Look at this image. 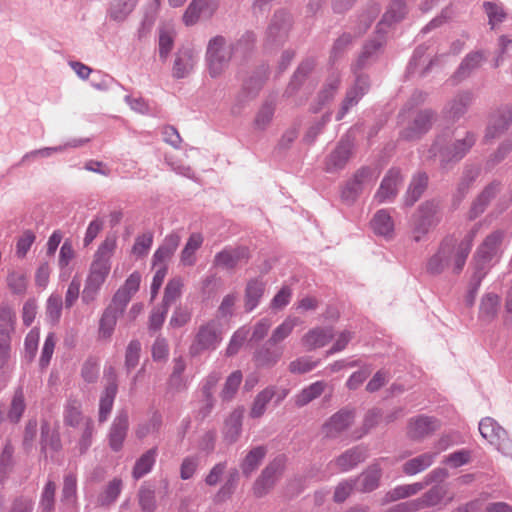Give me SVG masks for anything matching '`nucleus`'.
Returning <instances> with one entry per match:
<instances>
[{"instance_id": "37", "label": "nucleus", "mask_w": 512, "mask_h": 512, "mask_svg": "<svg viewBox=\"0 0 512 512\" xmlns=\"http://www.w3.org/2000/svg\"><path fill=\"white\" fill-rule=\"evenodd\" d=\"M406 14V7L403 0H391L388 10L383 15L381 22L378 24L379 30L384 26H389L394 22L400 21Z\"/></svg>"}, {"instance_id": "23", "label": "nucleus", "mask_w": 512, "mask_h": 512, "mask_svg": "<svg viewBox=\"0 0 512 512\" xmlns=\"http://www.w3.org/2000/svg\"><path fill=\"white\" fill-rule=\"evenodd\" d=\"M333 337L330 328H314L302 338V344L307 350H314L325 346Z\"/></svg>"}, {"instance_id": "45", "label": "nucleus", "mask_w": 512, "mask_h": 512, "mask_svg": "<svg viewBox=\"0 0 512 512\" xmlns=\"http://www.w3.org/2000/svg\"><path fill=\"white\" fill-rule=\"evenodd\" d=\"M16 315L14 310L8 305L0 306V336L11 337L14 332Z\"/></svg>"}, {"instance_id": "1", "label": "nucleus", "mask_w": 512, "mask_h": 512, "mask_svg": "<svg viewBox=\"0 0 512 512\" xmlns=\"http://www.w3.org/2000/svg\"><path fill=\"white\" fill-rule=\"evenodd\" d=\"M116 247V237L107 236L95 252L82 291L81 299L84 304L90 305L96 301L102 286L110 274L111 258Z\"/></svg>"}, {"instance_id": "12", "label": "nucleus", "mask_w": 512, "mask_h": 512, "mask_svg": "<svg viewBox=\"0 0 512 512\" xmlns=\"http://www.w3.org/2000/svg\"><path fill=\"white\" fill-rule=\"evenodd\" d=\"M141 274L133 272L125 280L124 284L116 291L113 297V305L121 312L131 300L132 296L139 290Z\"/></svg>"}, {"instance_id": "58", "label": "nucleus", "mask_w": 512, "mask_h": 512, "mask_svg": "<svg viewBox=\"0 0 512 512\" xmlns=\"http://www.w3.org/2000/svg\"><path fill=\"white\" fill-rule=\"evenodd\" d=\"M35 239L36 236L31 230L24 231L23 234L17 240L16 255L19 258H24L30 250Z\"/></svg>"}, {"instance_id": "38", "label": "nucleus", "mask_w": 512, "mask_h": 512, "mask_svg": "<svg viewBox=\"0 0 512 512\" xmlns=\"http://www.w3.org/2000/svg\"><path fill=\"white\" fill-rule=\"evenodd\" d=\"M179 242H180V238L178 235H175V234L169 235L165 239L164 245H162L161 247H159L156 250V252L153 256L154 264L156 265L157 263H165L167 260H169L171 258V256L174 254V252L176 251V249L179 245Z\"/></svg>"}, {"instance_id": "57", "label": "nucleus", "mask_w": 512, "mask_h": 512, "mask_svg": "<svg viewBox=\"0 0 512 512\" xmlns=\"http://www.w3.org/2000/svg\"><path fill=\"white\" fill-rule=\"evenodd\" d=\"M174 45V33L172 30L163 29L159 34V55L167 59Z\"/></svg>"}, {"instance_id": "14", "label": "nucleus", "mask_w": 512, "mask_h": 512, "mask_svg": "<svg viewBox=\"0 0 512 512\" xmlns=\"http://www.w3.org/2000/svg\"><path fill=\"white\" fill-rule=\"evenodd\" d=\"M401 181L402 177L400 171L397 169H390L383 178L381 185L375 194L376 201L378 203H384L393 200L398 193Z\"/></svg>"}, {"instance_id": "61", "label": "nucleus", "mask_w": 512, "mask_h": 512, "mask_svg": "<svg viewBox=\"0 0 512 512\" xmlns=\"http://www.w3.org/2000/svg\"><path fill=\"white\" fill-rule=\"evenodd\" d=\"M472 96L470 93L465 92L456 96V98L450 104L449 113L452 117H457L464 113L467 106L471 103Z\"/></svg>"}, {"instance_id": "11", "label": "nucleus", "mask_w": 512, "mask_h": 512, "mask_svg": "<svg viewBox=\"0 0 512 512\" xmlns=\"http://www.w3.org/2000/svg\"><path fill=\"white\" fill-rule=\"evenodd\" d=\"M502 240L503 233L501 231H494L485 238L475 255V260L481 268L498 256Z\"/></svg>"}, {"instance_id": "43", "label": "nucleus", "mask_w": 512, "mask_h": 512, "mask_svg": "<svg viewBox=\"0 0 512 512\" xmlns=\"http://www.w3.org/2000/svg\"><path fill=\"white\" fill-rule=\"evenodd\" d=\"M298 324V319L294 317H287L279 326H277L269 339V343L276 345L286 339Z\"/></svg>"}, {"instance_id": "62", "label": "nucleus", "mask_w": 512, "mask_h": 512, "mask_svg": "<svg viewBox=\"0 0 512 512\" xmlns=\"http://www.w3.org/2000/svg\"><path fill=\"white\" fill-rule=\"evenodd\" d=\"M191 320V310L184 306H178L169 321V325L173 328H180Z\"/></svg>"}, {"instance_id": "25", "label": "nucleus", "mask_w": 512, "mask_h": 512, "mask_svg": "<svg viewBox=\"0 0 512 512\" xmlns=\"http://www.w3.org/2000/svg\"><path fill=\"white\" fill-rule=\"evenodd\" d=\"M128 426L129 423L127 415L118 416L114 420L109 433V444L114 451H119L122 448Z\"/></svg>"}, {"instance_id": "64", "label": "nucleus", "mask_w": 512, "mask_h": 512, "mask_svg": "<svg viewBox=\"0 0 512 512\" xmlns=\"http://www.w3.org/2000/svg\"><path fill=\"white\" fill-rule=\"evenodd\" d=\"M141 345L138 341H131L126 349L125 365L127 369H133L139 362Z\"/></svg>"}, {"instance_id": "16", "label": "nucleus", "mask_w": 512, "mask_h": 512, "mask_svg": "<svg viewBox=\"0 0 512 512\" xmlns=\"http://www.w3.org/2000/svg\"><path fill=\"white\" fill-rule=\"evenodd\" d=\"M26 409L25 395L22 387H18L11 398L10 406L6 412L4 406L0 404V422L9 420L12 423H18Z\"/></svg>"}, {"instance_id": "13", "label": "nucleus", "mask_w": 512, "mask_h": 512, "mask_svg": "<svg viewBox=\"0 0 512 512\" xmlns=\"http://www.w3.org/2000/svg\"><path fill=\"white\" fill-rule=\"evenodd\" d=\"M439 427L438 422L427 416L412 418L407 427V435L412 440H423L433 434Z\"/></svg>"}, {"instance_id": "32", "label": "nucleus", "mask_w": 512, "mask_h": 512, "mask_svg": "<svg viewBox=\"0 0 512 512\" xmlns=\"http://www.w3.org/2000/svg\"><path fill=\"white\" fill-rule=\"evenodd\" d=\"M453 249L449 244H443L438 252L428 262V270L439 273L447 267L452 259Z\"/></svg>"}, {"instance_id": "50", "label": "nucleus", "mask_w": 512, "mask_h": 512, "mask_svg": "<svg viewBox=\"0 0 512 512\" xmlns=\"http://www.w3.org/2000/svg\"><path fill=\"white\" fill-rule=\"evenodd\" d=\"M474 234L475 230H472L467 239L460 244L457 253L454 255V271L456 273L460 272L465 265L466 258L471 250Z\"/></svg>"}, {"instance_id": "2", "label": "nucleus", "mask_w": 512, "mask_h": 512, "mask_svg": "<svg viewBox=\"0 0 512 512\" xmlns=\"http://www.w3.org/2000/svg\"><path fill=\"white\" fill-rule=\"evenodd\" d=\"M232 58V47L226 43L222 36L212 38L207 46L206 60L209 74L212 77L221 75Z\"/></svg>"}, {"instance_id": "56", "label": "nucleus", "mask_w": 512, "mask_h": 512, "mask_svg": "<svg viewBox=\"0 0 512 512\" xmlns=\"http://www.w3.org/2000/svg\"><path fill=\"white\" fill-rule=\"evenodd\" d=\"M499 307V298L497 295H486L480 305V314L486 318H492L496 315Z\"/></svg>"}, {"instance_id": "36", "label": "nucleus", "mask_w": 512, "mask_h": 512, "mask_svg": "<svg viewBox=\"0 0 512 512\" xmlns=\"http://www.w3.org/2000/svg\"><path fill=\"white\" fill-rule=\"evenodd\" d=\"M242 417V412L235 410L226 419L224 437L229 443H234L238 439L242 427Z\"/></svg>"}, {"instance_id": "53", "label": "nucleus", "mask_w": 512, "mask_h": 512, "mask_svg": "<svg viewBox=\"0 0 512 512\" xmlns=\"http://www.w3.org/2000/svg\"><path fill=\"white\" fill-rule=\"evenodd\" d=\"M63 301L58 294H51L47 299L46 315L52 322H58L61 317Z\"/></svg>"}, {"instance_id": "22", "label": "nucleus", "mask_w": 512, "mask_h": 512, "mask_svg": "<svg viewBox=\"0 0 512 512\" xmlns=\"http://www.w3.org/2000/svg\"><path fill=\"white\" fill-rule=\"evenodd\" d=\"M351 155V144L348 141H341L335 150L328 156L326 170L334 172L344 168Z\"/></svg>"}, {"instance_id": "49", "label": "nucleus", "mask_w": 512, "mask_h": 512, "mask_svg": "<svg viewBox=\"0 0 512 512\" xmlns=\"http://www.w3.org/2000/svg\"><path fill=\"white\" fill-rule=\"evenodd\" d=\"M138 0H112L110 16L115 20H123L132 12Z\"/></svg>"}, {"instance_id": "27", "label": "nucleus", "mask_w": 512, "mask_h": 512, "mask_svg": "<svg viewBox=\"0 0 512 512\" xmlns=\"http://www.w3.org/2000/svg\"><path fill=\"white\" fill-rule=\"evenodd\" d=\"M266 453L265 446H257L248 451L240 464L243 475L249 477L260 466Z\"/></svg>"}, {"instance_id": "39", "label": "nucleus", "mask_w": 512, "mask_h": 512, "mask_svg": "<svg viewBox=\"0 0 512 512\" xmlns=\"http://www.w3.org/2000/svg\"><path fill=\"white\" fill-rule=\"evenodd\" d=\"M203 243V237L199 233H193L190 235L182 253L181 262L184 265L191 266L195 263V252L201 247Z\"/></svg>"}, {"instance_id": "40", "label": "nucleus", "mask_w": 512, "mask_h": 512, "mask_svg": "<svg viewBox=\"0 0 512 512\" xmlns=\"http://www.w3.org/2000/svg\"><path fill=\"white\" fill-rule=\"evenodd\" d=\"M274 395V387H267L258 393L251 407L250 416L253 418L261 417L266 410L267 404L271 401Z\"/></svg>"}, {"instance_id": "33", "label": "nucleus", "mask_w": 512, "mask_h": 512, "mask_svg": "<svg viewBox=\"0 0 512 512\" xmlns=\"http://www.w3.org/2000/svg\"><path fill=\"white\" fill-rule=\"evenodd\" d=\"M138 505L142 512H154L157 508L155 488L143 483L137 493Z\"/></svg>"}, {"instance_id": "19", "label": "nucleus", "mask_w": 512, "mask_h": 512, "mask_svg": "<svg viewBox=\"0 0 512 512\" xmlns=\"http://www.w3.org/2000/svg\"><path fill=\"white\" fill-rule=\"evenodd\" d=\"M368 89V80L364 76H358L354 87H352L346 94V97L343 101L340 112L337 115V120L342 119V117L347 113V111L357 104L359 99L366 93Z\"/></svg>"}, {"instance_id": "52", "label": "nucleus", "mask_w": 512, "mask_h": 512, "mask_svg": "<svg viewBox=\"0 0 512 512\" xmlns=\"http://www.w3.org/2000/svg\"><path fill=\"white\" fill-rule=\"evenodd\" d=\"M242 382V373L237 370L231 373L226 379L224 388L222 390V398L224 400H230L237 392Z\"/></svg>"}, {"instance_id": "24", "label": "nucleus", "mask_w": 512, "mask_h": 512, "mask_svg": "<svg viewBox=\"0 0 512 512\" xmlns=\"http://www.w3.org/2000/svg\"><path fill=\"white\" fill-rule=\"evenodd\" d=\"M290 28V18L285 13H277L274 15L269 27L268 38L271 42H278L286 38Z\"/></svg>"}, {"instance_id": "10", "label": "nucleus", "mask_w": 512, "mask_h": 512, "mask_svg": "<svg viewBox=\"0 0 512 512\" xmlns=\"http://www.w3.org/2000/svg\"><path fill=\"white\" fill-rule=\"evenodd\" d=\"M354 420V413L349 410H340L333 414L322 426V434L328 438H335L347 430Z\"/></svg>"}, {"instance_id": "28", "label": "nucleus", "mask_w": 512, "mask_h": 512, "mask_svg": "<svg viewBox=\"0 0 512 512\" xmlns=\"http://www.w3.org/2000/svg\"><path fill=\"white\" fill-rule=\"evenodd\" d=\"M365 457L366 451L364 448L359 446L353 447L340 455L334 461V465L339 471H347L363 461Z\"/></svg>"}, {"instance_id": "18", "label": "nucleus", "mask_w": 512, "mask_h": 512, "mask_svg": "<svg viewBox=\"0 0 512 512\" xmlns=\"http://www.w3.org/2000/svg\"><path fill=\"white\" fill-rule=\"evenodd\" d=\"M475 136L472 133H467L465 138L457 140L453 146L447 147L440 151L442 161H452L461 159L468 150L474 145Z\"/></svg>"}, {"instance_id": "59", "label": "nucleus", "mask_w": 512, "mask_h": 512, "mask_svg": "<svg viewBox=\"0 0 512 512\" xmlns=\"http://www.w3.org/2000/svg\"><path fill=\"white\" fill-rule=\"evenodd\" d=\"M153 243L152 233H144L135 239L132 247V253L138 257L145 256L150 250Z\"/></svg>"}, {"instance_id": "6", "label": "nucleus", "mask_w": 512, "mask_h": 512, "mask_svg": "<svg viewBox=\"0 0 512 512\" xmlns=\"http://www.w3.org/2000/svg\"><path fill=\"white\" fill-rule=\"evenodd\" d=\"M283 467L284 461L282 458H276L269 463L253 485L254 495L261 497L268 493L282 473Z\"/></svg>"}, {"instance_id": "51", "label": "nucleus", "mask_w": 512, "mask_h": 512, "mask_svg": "<svg viewBox=\"0 0 512 512\" xmlns=\"http://www.w3.org/2000/svg\"><path fill=\"white\" fill-rule=\"evenodd\" d=\"M56 484L48 481L42 491L40 499V508L43 512H51L55 504Z\"/></svg>"}, {"instance_id": "3", "label": "nucleus", "mask_w": 512, "mask_h": 512, "mask_svg": "<svg viewBox=\"0 0 512 512\" xmlns=\"http://www.w3.org/2000/svg\"><path fill=\"white\" fill-rule=\"evenodd\" d=\"M447 496V489L443 486H434L421 498L403 502L391 508L388 512H416L425 507L441 504Z\"/></svg>"}, {"instance_id": "46", "label": "nucleus", "mask_w": 512, "mask_h": 512, "mask_svg": "<svg viewBox=\"0 0 512 512\" xmlns=\"http://www.w3.org/2000/svg\"><path fill=\"white\" fill-rule=\"evenodd\" d=\"M283 355V348L276 347L273 349L265 348L259 350L255 355V361L258 366L269 367L275 365Z\"/></svg>"}, {"instance_id": "4", "label": "nucleus", "mask_w": 512, "mask_h": 512, "mask_svg": "<svg viewBox=\"0 0 512 512\" xmlns=\"http://www.w3.org/2000/svg\"><path fill=\"white\" fill-rule=\"evenodd\" d=\"M220 341L221 332L215 322L201 325L190 346V354L196 356L206 350L215 349Z\"/></svg>"}, {"instance_id": "34", "label": "nucleus", "mask_w": 512, "mask_h": 512, "mask_svg": "<svg viewBox=\"0 0 512 512\" xmlns=\"http://www.w3.org/2000/svg\"><path fill=\"white\" fill-rule=\"evenodd\" d=\"M156 456L157 448H151L142 454L133 467L132 476L138 480L149 473L155 464Z\"/></svg>"}, {"instance_id": "26", "label": "nucleus", "mask_w": 512, "mask_h": 512, "mask_svg": "<svg viewBox=\"0 0 512 512\" xmlns=\"http://www.w3.org/2000/svg\"><path fill=\"white\" fill-rule=\"evenodd\" d=\"M371 227L377 235L391 238L394 233V221L387 210H379L371 220Z\"/></svg>"}, {"instance_id": "47", "label": "nucleus", "mask_w": 512, "mask_h": 512, "mask_svg": "<svg viewBox=\"0 0 512 512\" xmlns=\"http://www.w3.org/2000/svg\"><path fill=\"white\" fill-rule=\"evenodd\" d=\"M264 293V284L259 280H251L246 287V308L253 310Z\"/></svg>"}, {"instance_id": "41", "label": "nucleus", "mask_w": 512, "mask_h": 512, "mask_svg": "<svg viewBox=\"0 0 512 512\" xmlns=\"http://www.w3.org/2000/svg\"><path fill=\"white\" fill-rule=\"evenodd\" d=\"M381 470L377 465L370 466L358 479L359 489L369 492L378 487Z\"/></svg>"}, {"instance_id": "5", "label": "nucleus", "mask_w": 512, "mask_h": 512, "mask_svg": "<svg viewBox=\"0 0 512 512\" xmlns=\"http://www.w3.org/2000/svg\"><path fill=\"white\" fill-rule=\"evenodd\" d=\"M438 204L434 201L423 203L413 216V234L415 240L425 235L436 222Z\"/></svg>"}, {"instance_id": "42", "label": "nucleus", "mask_w": 512, "mask_h": 512, "mask_svg": "<svg viewBox=\"0 0 512 512\" xmlns=\"http://www.w3.org/2000/svg\"><path fill=\"white\" fill-rule=\"evenodd\" d=\"M427 181L428 178L425 174H418L413 178L405 198L407 205L411 206L419 199L426 189Z\"/></svg>"}, {"instance_id": "15", "label": "nucleus", "mask_w": 512, "mask_h": 512, "mask_svg": "<svg viewBox=\"0 0 512 512\" xmlns=\"http://www.w3.org/2000/svg\"><path fill=\"white\" fill-rule=\"evenodd\" d=\"M247 258L248 250L245 247L226 248L215 255L214 265L222 269L231 270L247 260Z\"/></svg>"}, {"instance_id": "8", "label": "nucleus", "mask_w": 512, "mask_h": 512, "mask_svg": "<svg viewBox=\"0 0 512 512\" xmlns=\"http://www.w3.org/2000/svg\"><path fill=\"white\" fill-rule=\"evenodd\" d=\"M379 172L372 168L359 169L354 177L347 183L342 192V196L346 199L354 198L365 187L372 185L378 178Z\"/></svg>"}, {"instance_id": "35", "label": "nucleus", "mask_w": 512, "mask_h": 512, "mask_svg": "<svg viewBox=\"0 0 512 512\" xmlns=\"http://www.w3.org/2000/svg\"><path fill=\"white\" fill-rule=\"evenodd\" d=\"M5 283L11 293L15 295H24L27 290V275L20 270H11L8 272Z\"/></svg>"}, {"instance_id": "30", "label": "nucleus", "mask_w": 512, "mask_h": 512, "mask_svg": "<svg viewBox=\"0 0 512 512\" xmlns=\"http://www.w3.org/2000/svg\"><path fill=\"white\" fill-rule=\"evenodd\" d=\"M324 381H316L302 389L295 397L294 402L297 407H303L314 399L318 398L325 390Z\"/></svg>"}, {"instance_id": "54", "label": "nucleus", "mask_w": 512, "mask_h": 512, "mask_svg": "<svg viewBox=\"0 0 512 512\" xmlns=\"http://www.w3.org/2000/svg\"><path fill=\"white\" fill-rule=\"evenodd\" d=\"M122 488V481L120 479H113L107 485L105 491L100 496V503L102 505H109L114 502L119 496Z\"/></svg>"}, {"instance_id": "55", "label": "nucleus", "mask_w": 512, "mask_h": 512, "mask_svg": "<svg viewBox=\"0 0 512 512\" xmlns=\"http://www.w3.org/2000/svg\"><path fill=\"white\" fill-rule=\"evenodd\" d=\"M39 339L40 331L38 328L31 329L25 337V355L29 361H32L37 353Z\"/></svg>"}, {"instance_id": "7", "label": "nucleus", "mask_w": 512, "mask_h": 512, "mask_svg": "<svg viewBox=\"0 0 512 512\" xmlns=\"http://www.w3.org/2000/svg\"><path fill=\"white\" fill-rule=\"evenodd\" d=\"M479 432L491 445L504 450L508 445L507 432L493 419L486 417L479 423Z\"/></svg>"}, {"instance_id": "31", "label": "nucleus", "mask_w": 512, "mask_h": 512, "mask_svg": "<svg viewBox=\"0 0 512 512\" xmlns=\"http://www.w3.org/2000/svg\"><path fill=\"white\" fill-rule=\"evenodd\" d=\"M61 502L68 509L75 510L77 504V479L73 474H68L64 478Z\"/></svg>"}, {"instance_id": "29", "label": "nucleus", "mask_w": 512, "mask_h": 512, "mask_svg": "<svg viewBox=\"0 0 512 512\" xmlns=\"http://www.w3.org/2000/svg\"><path fill=\"white\" fill-rule=\"evenodd\" d=\"M437 453L426 452L414 457L403 465V471L407 475H415L429 468L435 461Z\"/></svg>"}, {"instance_id": "17", "label": "nucleus", "mask_w": 512, "mask_h": 512, "mask_svg": "<svg viewBox=\"0 0 512 512\" xmlns=\"http://www.w3.org/2000/svg\"><path fill=\"white\" fill-rule=\"evenodd\" d=\"M432 119V112L428 110L418 112L413 118V122L403 131V137L408 140L420 137L429 130Z\"/></svg>"}, {"instance_id": "48", "label": "nucleus", "mask_w": 512, "mask_h": 512, "mask_svg": "<svg viewBox=\"0 0 512 512\" xmlns=\"http://www.w3.org/2000/svg\"><path fill=\"white\" fill-rule=\"evenodd\" d=\"M117 322L116 312L111 308H108L103 313L100 324H99V337L102 339H108L114 332Z\"/></svg>"}, {"instance_id": "21", "label": "nucleus", "mask_w": 512, "mask_h": 512, "mask_svg": "<svg viewBox=\"0 0 512 512\" xmlns=\"http://www.w3.org/2000/svg\"><path fill=\"white\" fill-rule=\"evenodd\" d=\"M512 123V108H505L491 116L486 132L487 139L499 136Z\"/></svg>"}, {"instance_id": "44", "label": "nucleus", "mask_w": 512, "mask_h": 512, "mask_svg": "<svg viewBox=\"0 0 512 512\" xmlns=\"http://www.w3.org/2000/svg\"><path fill=\"white\" fill-rule=\"evenodd\" d=\"M184 281L181 277H174L167 283L162 304L169 308L182 294Z\"/></svg>"}, {"instance_id": "63", "label": "nucleus", "mask_w": 512, "mask_h": 512, "mask_svg": "<svg viewBox=\"0 0 512 512\" xmlns=\"http://www.w3.org/2000/svg\"><path fill=\"white\" fill-rule=\"evenodd\" d=\"M423 489V485L421 483H414L409 485H403L396 487L393 491L389 493L391 500H398L402 498L409 497L421 491Z\"/></svg>"}, {"instance_id": "60", "label": "nucleus", "mask_w": 512, "mask_h": 512, "mask_svg": "<svg viewBox=\"0 0 512 512\" xmlns=\"http://www.w3.org/2000/svg\"><path fill=\"white\" fill-rule=\"evenodd\" d=\"M55 345H56L55 335H54V333H49L45 339V342H44V345L42 348V352H41V356L39 359V365L42 368H46L49 365L51 357L54 353Z\"/></svg>"}, {"instance_id": "9", "label": "nucleus", "mask_w": 512, "mask_h": 512, "mask_svg": "<svg viewBox=\"0 0 512 512\" xmlns=\"http://www.w3.org/2000/svg\"><path fill=\"white\" fill-rule=\"evenodd\" d=\"M107 381L106 388L100 399L99 420L105 421L112 410L114 398L117 393V375L113 367H109L104 372Z\"/></svg>"}, {"instance_id": "20", "label": "nucleus", "mask_w": 512, "mask_h": 512, "mask_svg": "<svg viewBox=\"0 0 512 512\" xmlns=\"http://www.w3.org/2000/svg\"><path fill=\"white\" fill-rule=\"evenodd\" d=\"M196 63V53L193 49H181L175 59L173 66V76L183 78L188 75Z\"/></svg>"}]
</instances>
